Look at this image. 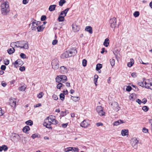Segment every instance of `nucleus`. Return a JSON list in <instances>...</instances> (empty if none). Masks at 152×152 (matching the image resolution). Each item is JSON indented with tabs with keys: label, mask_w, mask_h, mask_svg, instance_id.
Segmentation results:
<instances>
[{
	"label": "nucleus",
	"mask_w": 152,
	"mask_h": 152,
	"mask_svg": "<svg viewBox=\"0 0 152 152\" xmlns=\"http://www.w3.org/2000/svg\"><path fill=\"white\" fill-rule=\"evenodd\" d=\"M1 11L3 15H6L10 12V9L8 2H5L1 4Z\"/></svg>",
	"instance_id": "1"
},
{
	"label": "nucleus",
	"mask_w": 152,
	"mask_h": 152,
	"mask_svg": "<svg viewBox=\"0 0 152 152\" xmlns=\"http://www.w3.org/2000/svg\"><path fill=\"white\" fill-rule=\"evenodd\" d=\"M77 53L76 50L74 48L70 49L65 52L63 56H64L65 58L71 57L72 56H74Z\"/></svg>",
	"instance_id": "2"
},
{
	"label": "nucleus",
	"mask_w": 152,
	"mask_h": 152,
	"mask_svg": "<svg viewBox=\"0 0 152 152\" xmlns=\"http://www.w3.org/2000/svg\"><path fill=\"white\" fill-rule=\"evenodd\" d=\"M67 80V77L65 75H58L56 78V82L57 83H64Z\"/></svg>",
	"instance_id": "3"
},
{
	"label": "nucleus",
	"mask_w": 152,
	"mask_h": 152,
	"mask_svg": "<svg viewBox=\"0 0 152 152\" xmlns=\"http://www.w3.org/2000/svg\"><path fill=\"white\" fill-rule=\"evenodd\" d=\"M18 44L20 46V48L24 49H28L29 48L28 44L27 41H18Z\"/></svg>",
	"instance_id": "4"
},
{
	"label": "nucleus",
	"mask_w": 152,
	"mask_h": 152,
	"mask_svg": "<svg viewBox=\"0 0 152 152\" xmlns=\"http://www.w3.org/2000/svg\"><path fill=\"white\" fill-rule=\"evenodd\" d=\"M52 68L54 69H57L59 67V61L57 59H53L51 62Z\"/></svg>",
	"instance_id": "5"
},
{
	"label": "nucleus",
	"mask_w": 152,
	"mask_h": 152,
	"mask_svg": "<svg viewBox=\"0 0 152 152\" xmlns=\"http://www.w3.org/2000/svg\"><path fill=\"white\" fill-rule=\"evenodd\" d=\"M109 23L110 24V27L114 28L116 25V19L115 17L111 18L110 19Z\"/></svg>",
	"instance_id": "6"
},
{
	"label": "nucleus",
	"mask_w": 152,
	"mask_h": 152,
	"mask_svg": "<svg viewBox=\"0 0 152 152\" xmlns=\"http://www.w3.org/2000/svg\"><path fill=\"white\" fill-rule=\"evenodd\" d=\"M144 84L145 85V87L146 88L152 90L149 86L147 85H150V86H152V79L147 80L146 81L144 82Z\"/></svg>",
	"instance_id": "7"
},
{
	"label": "nucleus",
	"mask_w": 152,
	"mask_h": 152,
	"mask_svg": "<svg viewBox=\"0 0 152 152\" xmlns=\"http://www.w3.org/2000/svg\"><path fill=\"white\" fill-rule=\"evenodd\" d=\"M14 67L17 68L19 66H21L23 64V62L20 59H18L13 63Z\"/></svg>",
	"instance_id": "8"
},
{
	"label": "nucleus",
	"mask_w": 152,
	"mask_h": 152,
	"mask_svg": "<svg viewBox=\"0 0 152 152\" xmlns=\"http://www.w3.org/2000/svg\"><path fill=\"white\" fill-rule=\"evenodd\" d=\"M40 22L39 21L36 22V20H35L32 23V25L31 26V28L32 30L35 31L37 29V26L40 23Z\"/></svg>",
	"instance_id": "9"
},
{
	"label": "nucleus",
	"mask_w": 152,
	"mask_h": 152,
	"mask_svg": "<svg viewBox=\"0 0 152 152\" xmlns=\"http://www.w3.org/2000/svg\"><path fill=\"white\" fill-rule=\"evenodd\" d=\"M111 105L113 106L114 110L116 111H118L119 110L118 103L116 102H114L111 103Z\"/></svg>",
	"instance_id": "10"
},
{
	"label": "nucleus",
	"mask_w": 152,
	"mask_h": 152,
	"mask_svg": "<svg viewBox=\"0 0 152 152\" xmlns=\"http://www.w3.org/2000/svg\"><path fill=\"white\" fill-rule=\"evenodd\" d=\"M10 105L12 107H15L16 104V100L14 98H11L9 102Z\"/></svg>",
	"instance_id": "11"
},
{
	"label": "nucleus",
	"mask_w": 152,
	"mask_h": 152,
	"mask_svg": "<svg viewBox=\"0 0 152 152\" xmlns=\"http://www.w3.org/2000/svg\"><path fill=\"white\" fill-rule=\"evenodd\" d=\"M89 125L88 120H84L80 124V126L84 128L87 127Z\"/></svg>",
	"instance_id": "12"
},
{
	"label": "nucleus",
	"mask_w": 152,
	"mask_h": 152,
	"mask_svg": "<svg viewBox=\"0 0 152 152\" xmlns=\"http://www.w3.org/2000/svg\"><path fill=\"white\" fill-rule=\"evenodd\" d=\"M60 72L62 74H64L67 73L68 69L64 66H62L60 67Z\"/></svg>",
	"instance_id": "13"
},
{
	"label": "nucleus",
	"mask_w": 152,
	"mask_h": 152,
	"mask_svg": "<svg viewBox=\"0 0 152 152\" xmlns=\"http://www.w3.org/2000/svg\"><path fill=\"white\" fill-rule=\"evenodd\" d=\"M72 30L75 32H77L80 30L79 26L75 24L72 25Z\"/></svg>",
	"instance_id": "14"
},
{
	"label": "nucleus",
	"mask_w": 152,
	"mask_h": 152,
	"mask_svg": "<svg viewBox=\"0 0 152 152\" xmlns=\"http://www.w3.org/2000/svg\"><path fill=\"white\" fill-rule=\"evenodd\" d=\"M13 139L14 140L17 141L20 138L19 135L17 134L13 133L12 134Z\"/></svg>",
	"instance_id": "15"
},
{
	"label": "nucleus",
	"mask_w": 152,
	"mask_h": 152,
	"mask_svg": "<svg viewBox=\"0 0 152 152\" xmlns=\"http://www.w3.org/2000/svg\"><path fill=\"white\" fill-rule=\"evenodd\" d=\"M85 30L89 32L90 34L92 33V27L90 26H87L86 27Z\"/></svg>",
	"instance_id": "16"
},
{
	"label": "nucleus",
	"mask_w": 152,
	"mask_h": 152,
	"mask_svg": "<svg viewBox=\"0 0 152 152\" xmlns=\"http://www.w3.org/2000/svg\"><path fill=\"white\" fill-rule=\"evenodd\" d=\"M124 123L125 122L121 120H119L118 121L114 122L113 123V125L114 126H118L121 124Z\"/></svg>",
	"instance_id": "17"
},
{
	"label": "nucleus",
	"mask_w": 152,
	"mask_h": 152,
	"mask_svg": "<svg viewBox=\"0 0 152 152\" xmlns=\"http://www.w3.org/2000/svg\"><path fill=\"white\" fill-rule=\"evenodd\" d=\"M56 5H50L49 8L48 10L50 12L54 11L55 10L56 7Z\"/></svg>",
	"instance_id": "18"
},
{
	"label": "nucleus",
	"mask_w": 152,
	"mask_h": 152,
	"mask_svg": "<svg viewBox=\"0 0 152 152\" xmlns=\"http://www.w3.org/2000/svg\"><path fill=\"white\" fill-rule=\"evenodd\" d=\"M121 133L123 136L127 135L128 134V130L126 129L122 130Z\"/></svg>",
	"instance_id": "19"
},
{
	"label": "nucleus",
	"mask_w": 152,
	"mask_h": 152,
	"mask_svg": "<svg viewBox=\"0 0 152 152\" xmlns=\"http://www.w3.org/2000/svg\"><path fill=\"white\" fill-rule=\"evenodd\" d=\"M109 39L108 38L106 39L104 42V45L106 47H107L109 45Z\"/></svg>",
	"instance_id": "20"
},
{
	"label": "nucleus",
	"mask_w": 152,
	"mask_h": 152,
	"mask_svg": "<svg viewBox=\"0 0 152 152\" xmlns=\"http://www.w3.org/2000/svg\"><path fill=\"white\" fill-rule=\"evenodd\" d=\"M132 140L134 143V145L133 146L134 147H137L136 145L138 143V140L136 138H134Z\"/></svg>",
	"instance_id": "21"
},
{
	"label": "nucleus",
	"mask_w": 152,
	"mask_h": 152,
	"mask_svg": "<svg viewBox=\"0 0 152 152\" xmlns=\"http://www.w3.org/2000/svg\"><path fill=\"white\" fill-rule=\"evenodd\" d=\"M43 25L41 26H39L37 28V30L38 32H40L42 31L45 28V27H43Z\"/></svg>",
	"instance_id": "22"
},
{
	"label": "nucleus",
	"mask_w": 152,
	"mask_h": 152,
	"mask_svg": "<svg viewBox=\"0 0 152 152\" xmlns=\"http://www.w3.org/2000/svg\"><path fill=\"white\" fill-rule=\"evenodd\" d=\"M30 129V127L28 126H25L23 129V132L26 133Z\"/></svg>",
	"instance_id": "23"
},
{
	"label": "nucleus",
	"mask_w": 152,
	"mask_h": 152,
	"mask_svg": "<svg viewBox=\"0 0 152 152\" xmlns=\"http://www.w3.org/2000/svg\"><path fill=\"white\" fill-rule=\"evenodd\" d=\"M69 113V112L68 110H66L65 111H62L61 112V115L62 116H65L67 114Z\"/></svg>",
	"instance_id": "24"
},
{
	"label": "nucleus",
	"mask_w": 152,
	"mask_h": 152,
	"mask_svg": "<svg viewBox=\"0 0 152 152\" xmlns=\"http://www.w3.org/2000/svg\"><path fill=\"white\" fill-rule=\"evenodd\" d=\"M58 84L57 85L56 87L58 89H60L61 88H63L64 86V85H63L61 83L59 82L58 83Z\"/></svg>",
	"instance_id": "25"
},
{
	"label": "nucleus",
	"mask_w": 152,
	"mask_h": 152,
	"mask_svg": "<svg viewBox=\"0 0 152 152\" xmlns=\"http://www.w3.org/2000/svg\"><path fill=\"white\" fill-rule=\"evenodd\" d=\"M15 49L14 48H10L7 50V52L9 54H11L15 52Z\"/></svg>",
	"instance_id": "26"
},
{
	"label": "nucleus",
	"mask_w": 152,
	"mask_h": 152,
	"mask_svg": "<svg viewBox=\"0 0 152 152\" xmlns=\"http://www.w3.org/2000/svg\"><path fill=\"white\" fill-rule=\"evenodd\" d=\"M71 99L75 102L78 101L80 99L79 97H75L72 96H71Z\"/></svg>",
	"instance_id": "27"
},
{
	"label": "nucleus",
	"mask_w": 152,
	"mask_h": 152,
	"mask_svg": "<svg viewBox=\"0 0 152 152\" xmlns=\"http://www.w3.org/2000/svg\"><path fill=\"white\" fill-rule=\"evenodd\" d=\"M134 60L133 59H130V61L128 63V66L129 67H130L132 66L133 64H134Z\"/></svg>",
	"instance_id": "28"
},
{
	"label": "nucleus",
	"mask_w": 152,
	"mask_h": 152,
	"mask_svg": "<svg viewBox=\"0 0 152 152\" xmlns=\"http://www.w3.org/2000/svg\"><path fill=\"white\" fill-rule=\"evenodd\" d=\"M94 84L96 86H97V79L98 78V76L96 75H95L94 76Z\"/></svg>",
	"instance_id": "29"
},
{
	"label": "nucleus",
	"mask_w": 152,
	"mask_h": 152,
	"mask_svg": "<svg viewBox=\"0 0 152 152\" xmlns=\"http://www.w3.org/2000/svg\"><path fill=\"white\" fill-rule=\"evenodd\" d=\"M102 67V65L100 64H98L96 65V70L97 71H99Z\"/></svg>",
	"instance_id": "30"
},
{
	"label": "nucleus",
	"mask_w": 152,
	"mask_h": 152,
	"mask_svg": "<svg viewBox=\"0 0 152 152\" xmlns=\"http://www.w3.org/2000/svg\"><path fill=\"white\" fill-rule=\"evenodd\" d=\"M64 17H65L64 16H61L60 15L58 18V21L59 22H61V21H63L64 20Z\"/></svg>",
	"instance_id": "31"
},
{
	"label": "nucleus",
	"mask_w": 152,
	"mask_h": 152,
	"mask_svg": "<svg viewBox=\"0 0 152 152\" xmlns=\"http://www.w3.org/2000/svg\"><path fill=\"white\" fill-rule=\"evenodd\" d=\"M113 53L115 56L116 58H117L118 55L119 54V51L118 50H115L113 52Z\"/></svg>",
	"instance_id": "32"
},
{
	"label": "nucleus",
	"mask_w": 152,
	"mask_h": 152,
	"mask_svg": "<svg viewBox=\"0 0 152 152\" xmlns=\"http://www.w3.org/2000/svg\"><path fill=\"white\" fill-rule=\"evenodd\" d=\"M66 2L65 0H60L59 2V4L60 6H62L63 4Z\"/></svg>",
	"instance_id": "33"
},
{
	"label": "nucleus",
	"mask_w": 152,
	"mask_h": 152,
	"mask_svg": "<svg viewBox=\"0 0 152 152\" xmlns=\"http://www.w3.org/2000/svg\"><path fill=\"white\" fill-rule=\"evenodd\" d=\"M31 137L33 139H34L36 137H40V135L37 134H34L32 135Z\"/></svg>",
	"instance_id": "34"
},
{
	"label": "nucleus",
	"mask_w": 152,
	"mask_h": 152,
	"mask_svg": "<svg viewBox=\"0 0 152 152\" xmlns=\"http://www.w3.org/2000/svg\"><path fill=\"white\" fill-rule=\"evenodd\" d=\"M26 124L27 125L31 126L33 124V122L31 120H29L26 122Z\"/></svg>",
	"instance_id": "35"
},
{
	"label": "nucleus",
	"mask_w": 152,
	"mask_h": 152,
	"mask_svg": "<svg viewBox=\"0 0 152 152\" xmlns=\"http://www.w3.org/2000/svg\"><path fill=\"white\" fill-rule=\"evenodd\" d=\"M26 87L24 86H22L20 87H19V90L21 91H24L25 90Z\"/></svg>",
	"instance_id": "36"
},
{
	"label": "nucleus",
	"mask_w": 152,
	"mask_h": 152,
	"mask_svg": "<svg viewBox=\"0 0 152 152\" xmlns=\"http://www.w3.org/2000/svg\"><path fill=\"white\" fill-rule=\"evenodd\" d=\"M103 109L102 107L101 106H98L96 107V110L97 112L98 113L101 110H102Z\"/></svg>",
	"instance_id": "37"
},
{
	"label": "nucleus",
	"mask_w": 152,
	"mask_h": 152,
	"mask_svg": "<svg viewBox=\"0 0 152 152\" xmlns=\"http://www.w3.org/2000/svg\"><path fill=\"white\" fill-rule=\"evenodd\" d=\"M51 124H48L47 123H45L44 124H43V125L44 126H45L46 128H51Z\"/></svg>",
	"instance_id": "38"
},
{
	"label": "nucleus",
	"mask_w": 152,
	"mask_h": 152,
	"mask_svg": "<svg viewBox=\"0 0 152 152\" xmlns=\"http://www.w3.org/2000/svg\"><path fill=\"white\" fill-rule=\"evenodd\" d=\"M110 62L111 66L113 67L115 65V60L113 59H111L110 60Z\"/></svg>",
	"instance_id": "39"
},
{
	"label": "nucleus",
	"mask_w": 152,
	"mask_h": 152,
	"mask_svg": "<svg viewBox=\"0 0 152 152\" xmlns=\"http://www.w3.org/2000/svg\"><path fill=\"white\" fill-rule=\"evenodd\" d=\"M149 107L147 106H144L142 107V110L145 112L149 110Z\"/></svg>",
	"instance_id": "40"
},
{
	"label": "nucleus",
	"mask_w": 152,
	"mask_h": 152,
	"mask_svg": "<svg viewBox=\"0 0 152 152\" xmlns=\"http://www.w3.org/2000/svg\"><path fill=\"white\" fill-rule=\"evenodd\" d=\"M60 97L61 99L63 101L64 99V98H65V96L64 94L63 93H61L60 95Z\"/></svg>",
	"instance_id": "41"
},
{
	"label": "nucleus",
	"mask_w": 152,
	"mask_h": 152,
	"mask_svg": "<svg viewBox=\"0 0 152 152\" xmlns=\"http://www.w3.org/2000/svg\"><path fill=\"white\" fill-rule=\"evenodd\" d=\"M2 150H4V151H7L8 149V147L7 146L5 145H3L2 146Z\"/></svg>",
	"instance_id": "42"
},
{
	"label": "nucleus",
	"mask_w": 152,
	"mask_h": 152,
	"mask_svg": "<svg viewBox=\"0 0 152 152\" xmlns=\"http://www.w3.org/2000/svg\"><path fill=\"white\" fill-rule=\"evenodd\" d=\"M48 120L49 121V122L50 123H51V122H52V121H53V119H55V118H54V117L52 116H51L48 117Z\"/></svg>",
	"instance_id": "43"
},
{
	"label": "nucleus",
	"mask_w": 152,
	"mask_h": 152,
	"mask_svg": "<svg viewBox=\"0 0 152 152\" xmlns=\"http://www.w3.org/2000/svg\"><path fill=\"white\" fill-rule=\"evenodd\" d=\"M139 12L138 11H135L134 12L133 15L134 17H137L139 16Z\"/></svg>",
	"instance_id": "44"
},
{
	"label": "nucleus",
	"mask_w": 152,
	"mask_h": 152,
	"mask_svg": "<svg viewBox=\"0 0 152 152\" xmlns=\"http://www.w3.org/2000/svg\"><path fill=\"white\" fill-rule=\"evenodd\" d=\"M82 64L83 66H86L87 61L86 59H84L83 60Z\"/></svg>",
	"instance_id": "45"
},
{
	"label": "nucleus",
	"mask_w": 152,
	"mask_h": 152,
	"mask_svg": "<svg viewBox=\"0 0 152 152\" xmlns=\"http://www.w3.org/2000/svg\"><path fill=\"white\" fill-rule=\"evenodd\" d=\"M99 115L101 116H103L104 114V112L103 111V109L101 110L98 113Z\"/></svg>",
	"instance_id": "46"
},
{
	"label": "nucleus",
	"mask_w": 152,
	"mask_h": 152,
	"mask_svg": "<svg viewBox=\"0 0 152 152\" xmlns=\"http://www.w3.org/2000/svg\"><path fill=\"white\" fill-rule=\"evenodd\" d=\"M144 82H140L138 83L137 84L139 86L143 87H144Z\"/></svg>",
	"instance_id": "47"
},
{
	"label": "nucleus",
	"mask_w": 152,
	"mask_h": 152,
	"mask_svg": "<svg viewBox=\"0 0 152 152\" xmlns=\"http://www.w3.org/2000/svg\"><path fill=\"white\" fill-rule=\"evenodd\" d=\"M132 89V88L131 86H127L126 88V91L129 92Z\"/></svg>",
	"instance_id": "48"
},
{
	"label": "nucleus",
	"mask_w": 152,
	"mask_h": 152,
	"mask_svg": "<svg viewBox=\"0 0 152 152\" xmlns=\"http://www.w3.org/2000/svg\"><path fill=\"white\" fill-rule=\"evenodd\" d=\"M46 18V15H43L42 16L41 18V20L42 21H43L45 20Z\"/></svg>",
	"instance_id": "49"
},
{
	"label": "nucleus",
	"mask_w": 152,
	"mask_h": 152,
	"mask_svg": "<svg viewBox=\"0 0 152 152\" xmlns=\"http://www.w3.org/2000/svg\"><path fill=\"white\" fill-rule=\"evenodd\" d=\"M4 64L6 65H7L9 63V60L7 59H6L4 60Z\"/></svg>",
	"instance_id": "50"
},
{
	"label": "nucleus",
	"mask_w": 152,
	"mask_h": 152,
	"mask_svg": "<svg viewBox=\"0 0 152 152\" xmlns=\"http://www.w3.org/2000/svg\"><path fill=\"white\" fill-rule=\"evenodd\" d=\"M53 120V121H52V122H51V123L54 124H56L58 123V122L57 120H56L55 119Z\"/></svg>",
	"instance_id": "51"
},
{
	"label": "nucleus",
	"mask_w": 152,
	"mask_h": 152,
	"mask_svg": "<svg viewBox=\"0 0 152 152\" xmlns=\"http://www.w3.org/2000/svg\"><path fill=\"white\" fill-rule=\"evenodd\" d=\"M20 56L23 58H26V55L23 53H21L20 55Z\"/></svg>",
	"instance_id": "52"
},
{
	"label": "nucleus",
	"mask_w": 152,
	"mask_h": 152,
	"mask_svg": "<svg viewBox=\"0 0 152 152\" xmlns=\"http://www.w3.org/2000/svg\"><path fill=\"white\" fill-rule=\"evenodd\" d=\"M78 151L79 149L77 148L72 147V151L77 152H78Z\"/></svg>",
	"instance_id": "53"
},
{
	"label": "nucleus",
	"mask_w": 152,
	"mask_h": 152,
	"mask_svg": "<svg viewBox=\"0 0 152 152\" xmlns=\"http://www.w3.org/2000/svg\"><path fill=\"white\" fill-rule=\"evenodd\" d=\"M17 43H18L17 41L16 42H12L10 44V45L11 47H12V48H13V47H15V44H17Z\"/></svg>",
	"instance_id": "54"
},
{
	"label": "nucleus",
	"mask_w": 152,
	"mask_h": 152,
	"mask_svg": "<svg viewBox=\"0 0 152 152\" xmlns=\"http://www.w3.org/2000/svg\"><path fill=\"white\" fill-rule=\"evenodd\" d=\"M133 87L135 88V90L136 91H137L139 90V89L135 85H133L132 84H130Z\"/></svg>",
	"instance_id": "55"
},
{
	"label": "nucleus",
	"mask_w": 152,
	"mask_h": 152,
	"mask_svg": "<svg viewBox=\"0 0 152 152\" xmlns=\"http://www.w3.org/2000/svg\"><path fill=\"white\" fill-rule=\"evenodd\" d=\"M43 93L42 92H41L37 96L39 98H41L42 96Z\"/></svg>",
	"instance_id": "56"
},
{
	"label": "nucleus",
	"mask_w": 152,
	"mask_h": 152,
	"mask_svg": "<svg viewBox=\"0 0 152 152\" xmlns=\"http://www.w3.org/2000/svg\"><path fill=\"white\" fill-rule=\"evenodd\" d=\"M58 42V40L56 39H54L52 42V44L53 45H55L57 44Z\"/></svg>",
	"instance_id": "57"
},
{
	"label": "nucleus",
	"mask_w": 152,
	"mask_h": 152,
	"mask_svg": "<svg viewBox=\"0 0 152 152\" xmlns=\"http://www.w3.org/2000/svg\"><path fill=\"white\" fill-rule=\"evenodd\" d=\"M52 97L55 100H57L58 99V97L55 94H53V95Z\"/></svg>",
	"instance_id": "58"
},
{
	"label": "nucleus",
	"mask_w": 152,
	"mask_h": 152,
	"mask_svg": "<svg viewBox=\"0 0 152 152\" xmlns=\"http://www.w3.org/2000/svg\"><path fill=\"white\" fill-rule=\"evenodd\" d=\"M6 68V66L4 65H2L1 66V69L2 70H5Z\"/></svg>",
	"instance_id": "59"
},
{
	"label": "nucleus",
	"mask_w": 152,
	"mask_h": 152,
	"mask_svg": "<svg viewBox=\"0 0 152 152\" xmlns=\"http://www.w3.org/2000/svg\"><path fill=\"white\" fill-rule=\"evenodd\" d=\"M69 8H67L65 10H64V12L65 13V15H64V16H65L66 15L67 13V12L69 10Z\"/></svg>",
	"instance_id": "60"
},
{
	"label": "nucleus",
	"mask_w": 152,
	"mask_h": 152,
	"mask_svg": "<svg viewBox=\"0 0 152 152\" xmlns=\"http://www.w3.org/2000/svg\"><path fill=\"white\" fill-rule=\"evenodd\" d=\"M25 69V68L24 66L21 67L20 68L19 70L21 71H23Z\"/></svg>",
	"instance_id": "61"
},
{
	"label": "nucleus",
	"mask_w": 152,
	"mask_h": 152,
	"mask_svg": "<svg viewBox=\"0 0 152 152\" xmlns=\"http://www.w3.org/2000/svg\"><path fill=\"white\" fill-rule=\"evenodd\" d=\"M142 132L145 133H146L148 132V129L145 128H143L142 129Z\"/></svg>",
	"instance_id": "62"
},
{
	"label": "nucleus",
	"mask_w": 152,
	"mask_h": 152,
	"mask_svg": "<svg viewBox=\"0 0 152 152\" xmlns=\"http://www.w3.org/2000/svg\"><path fill=\"white\" fill-rule=\"evenodd\" d=\"M147 102V99L144 98L142 100V103L145 104Z\"/></svg>",
	"instance_id": "63"
},
{
	"label": "nucleus",
	"mask_w": 152,
	"mask_h": 152,
	"mask_svg": "<svg viewBox=\"0 0 152 152\" xmlns=\"http://www.w3.org/2000/svg\"><path fill=\"white\" fill-rule=\"evenodd\" d=\"M136 101L140 104L142 103V101L139 99H137Z\"/></svg>",
	"instance_id": "64"
}]
</instances>
